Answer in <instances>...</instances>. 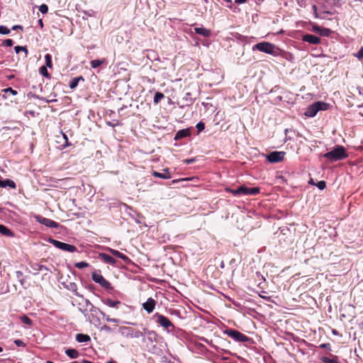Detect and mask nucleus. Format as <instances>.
Listing matches in <instances>:
<instances>
[{
    "label": "nucleus",
    "mask_w": 363,
    "mask_h": 363,
    "mask_svg": "<svg viewBox=\"0 0 363 363\" xmlns=\"http://www.w3.org/2000/svg\"><path fill=\"white\" fill-rule=\"evenodd\" d=\"M348 157L347 150L345 147L342 145H337L335 148L323 155V157L329 160L331 162H336L342 160Z\"/></svg>",
    "instance_id": "obj_1"
},
{
    "label": "nucleus",
    "mask_w": 363,
    "mask_h": 363,
    "mask_svg": "<svg viewBox=\"0 0 363 363\" xmlns=\"http://www.w3.org/2000/svg\"><path fill=\"white\" fill-rule=\"evenodd\" d=\"M252 50H257L267 54H270L273 56H277L279 54V49L276 47V45L269 42L258 43L253 46Z\"/></svg>",
    "instance_id": "obj_2"
},
{
    "label": "nucleus",
    "mask_w": 363,
    "mask_h": 363,
    "mask_svg": "<svg viewBox=\"0 0 363 363\" xmlns=\"http://www.w3.org/2000/svg\"><path fill=\"white\" fill-rule=\"evenodd\" d=\"M223 333L231 337L233 340L238 342L250 343L252 342V338L234 329L228 328L225 330Z\"/></svg>",
    "instance_id": "obj_3"
},
{
    "label": "nucleus",
    "mask_w": 363,
    "mask_h": 363,
    "mask_svg": "<svg viewBox=\"0 0 363 363\" xmlns=\"http://www.w3.org/2000/svg\"><path fill=\"white\" fill-rule=\"evenodd\" d=\"M329 104L323 101H317L310 105L305 112L308 117H314L319 111H325L328 109Z\"/></svg>",
    "instance_id": "obj_4"
},
{
    "label": "nucleus",
    "mask_w": 363,
    "mask_h": 363,
    "mask_svg": "<svg viewBox=\"0 0 363 363\" xmlns=\"http://www.w3.org/2000/svg\"><path fill=\"white\" fill-rule=\"evenodd\" d=\"M153 319L155 320L156 323L164 328L167 332L174 329V325L172 321L168 318L159 313H156L153 315Z\"/></svg>",
    "instance_id": "obj_5"
},
{
    "label": "nucleus",
    "mask_w": 363,
    "mask_h": 363,
    "mask_svg": "<svg viewBox=\"0 0 363 363\" xmlns=\"http://www.w3.org/2000/svg\"><path fill=\"white\" fill-rule=\"evenodd\" d=\"M119 332L121 334L127 337V338H143L144 334L135 328L127 327V326H121L119 328Z\"/></svg>",
    "instance_id": "obj_6"
},
{
    "label": "nucleus",
    "mask_w": 363,
    "mask_h": 363,
    "mask_svg": "<svg viewBox=\"0 0 363 363\" xmlns=\"http://www.w3.org/2000/svg\"><path fill=\"white\" fill-rule=\"evenodd\" d=\"M48 242L53 245L55 247L60 249L63 251L74 252L77 250V248L74 245L62 242L52 238H50Z\"/></svg>",
    "instance_id": "obj_7"
},
{
    "label": "nucleus",
    "mask_w": 363,
    "mask_h": 363,
    "mask_svg": "<svg viewBox=\"0 0 363 363\" xmlns=\"http://www.w3.org/2000/svg\"><path fill=\"white\" fill-rule=\"evenodd\" d=\"M91 278L94 281L100 284V286L105 289L110 290L113 289L111 284L108 280H106L100 273H98L97 272H92Z\"/></svg>",
    "instance_id": "obj_8"
},
{
    "label": "nucleus",
    "mask_w": 363,
    "mask_h": 363,
    "mask_svg": "<svg viewBox=\"0 0 363 363\" xmlns=\"http://www.w3.org/2000/svg\"><path fill=\"white\" fill-rule=\"evenodd\" d=\"M285 155V152L274 151L267 155L266 157L269 162L277 163L281 162L284 160Z\"/></svg>",
    "instance_id": "obj_9"
},
{
    "label": "nucleus",
    "mask_w": 363,
    "mask_h": 363,
    "mask_svg": "<svg viewBox=\"0 0 363 363\" xmlns=\"http://www.w3.org/2000/svg\"><path fill=\"white\" fill-rule=\"evenodd\" d=\"M36 220L48 228H57L60 226L59 223L47 218L43 217L41 216H35Z\"/></svg>",
    "instance_id": "obj_10"
},
{
    "label": "nucleus",
    "mask_w": 363,
    "mask_h": 363,
    "mask_svg": "<svg viewBox=\"0 0 363 363\" xmlns=\"http://www.w3.org/2000/svg\"><path fill=\"white\" fill-rule=\"evenodd\" d=\"M240 195H257L260 192L259 187H247L245 186H240L239 187Z\"/></svg>",
    "instance_id": "obj_11"
},
{
    "label": "nucleus",
    "mask_w": 363,
    "mask_h": 363,
    "mask_svg": "<svg viewBox=\"0 0 363 363\" xmlns=\"http://www.w3.org/2000/svg\"><path fill=\"white\" fill-rule=\"evenodd\" d=\"M156 303V301L150 297L148 298L147 300L143 303V308L147 313L150 314L154 311Z\"/></svg>",
    "instance_id": "obj_12"
},
{
    "label": "nucleus",
    "mask_w": 363,
    "mask_h": 363,
    "mask_svg": "<svg viewBox=\"0 0 363 363\" xmlns=\"http://www.w3.org/2000/svg\"><path fill=\"white\" fill-rule=\"evenodd\" d=\"M302 40L312 45H318L320 43V38L312 34H306L303 35Z\"/></svg>",
    "instance_id": "obj_13"
},
{
    "label": "nucleus",
    "mask_w": 363,
    "mask_h": 363,
    "mask_svg": "<svg viewBox=\"0 0 363 363\" xmlns=\"http://www.w3.org/2000/svg\"><path fill=\"white\" fill-rule=\"evenodd\" d=\"M108 250L111 253L112 255L121 259L125 263L128 264L130 262V258L125 255L121 253L118 250L108 248Z\"/></svg>",
    "instance_id": "obj_14"
},
{
    "label": "nucleus",
    "mask_w": 363,
    "mask_h": 363,
    "mask_svg": "<svg viewBox=\"0 0 363 363\" xmlns=\"http://www.w3.org/2000/svg\"><path fill=\"white\" fill-rule=\"evenodd\" d=\"M152 176L157 178H161L164 179H170L172 177L171 173L169 170V169H163V172L160 173L156 171H153L152 172Z\"/></svg>",
    "instance_id": "obj_15"
},
{
    "label": "nucleus",
    "mask_w": 363,
    "mask_h": 363,
    "mask_svg": "<svg viewBox=\"0 0 363 363\" xmlns=\"http://www.w3.org/2000/svg\"><path fill=\"white\" fill-rule=\"evenodd\" d=\"M191 135V130L189 128L182 129L179 130L174 136L175 140H179L182 138L190 136Z\"/></svg>",
    "instance_id": "obj_16"
},
{
    "label": "nucleus",
    "mask_w": 363,
    "mask_h": 363,
    "mask_svg": "<svg viewBox=\"0 0 363 363\" xmlns=\"http://www.w3.org/2000/svg\"><path fill=\"white\" fill-rule=\"evenodd\" d=\"M99 258L104 262L114 265L116 263V260L111 255L106 253H100L99 255Z\"/></svg>",
    "instance_id": "obj_17"
},
{
    "label": "nucleus",
    "mask_w": 363,
    "mask_h": 363,
    "mask_svg": "<svg viewBox=\"0 0 363 363\" xmlns=\"http://www.w3.org/2000/svg\"><path fill=\"white\" fill-rule=\"evenodd\" d=\"M104 303L109 307L116 308H118L119 306L121 305V302L120 301L112 300L111 298L105 299L104 301Z\"/></svg>",
    "instance_id": "obj_18"
},
{
    "label": "nucleus",
    "mask_w": 363,
    "mask_h": 363,
    "mask_svg": "<svg viewBox=\"0 0 363 363\" xmlns=\"http://www.w3.org/2000/svg\"><path fill=\"white\" fill-rule=\"evenodd\" d=\"M194 30L196 34L201 35L203 37H208L211 35V30L203 27L195 28Z\"/></svg>",
    "instance_id": "obj_19"
},
{
    "label": "nucleus",
    "mask_w": 363,
    "mask_h": 363,
    "mask_svg": "<svg viewBox=\"0 0 363 363\" xmlns=\"http://www.w3.org/2000/svg\"><path fill=\"white\" fill-rule=\"evenodd\" d=\"M144 333L147 335L148 340L151 342L156 341L157 337V334L154 330H150L147 328H144Z\"/></svg>",
    "instance_id": "obj_20"
},
{
    "label": "nucleus",
    "mask_w": 363,
    "mask_h": 363,
    "mask_svg": "<svg viewBox=\"0 0 363 363\" xmlns=\"http://www.w3.org/2000/svg\"><path fill=\"white\" fill-rule=\"evenodd\" d=\"M0 234L7 237H13L14 233L4 225L0 224Z\"/></svg>",
    "instance_id": "obj_21"
},
{
    "label": "nucleus",
    "mask_w": 363,
    "mask_h": 363,
    "mask_svg": "<svg viewBox=\"0 0 363 363\" xmlns=\"http://www.w3.org/2000/svg\"><path fill=\"white\" fill-rule=\"evenodd\" d=\"M76 340L78 342H87L91 340V337L88 335L79 333L76 335Z\"/></svg>",
    "instance_id": "obj_22"
},
{
    "label": "nucleus",
    "mask_w": 363,
    "mask_h": 363,
    "mask_svg": "<svg viewBox=\"0 0 363 363\" xmlns=\"http://www.w3.org/2000/svg\"><path fill=\"white\" fill-rule=\"evenodd\" d=\"M65 353L72 359H76L79 356V352L75 349H67L65 350Z\"/></svg>",
    "instance_id": "obj_23"
},
{
    "label": "nucleus",
    "mask_w": 363,
    "mask_h": 363,
    "mask_svg": "<svg viewBox=\"0 0 363 363\" xmlns=\"http://www.w3.org/2000/svg\"><path fill=\"white\" fill-rule=\"evenodd\" d=\"M79 80H84L83 77H75V78L72 79V80L69 82L70 89H75L77 86Z\"/></svg>",
    "instance_id": "obj_24"
},
{
    "label": "nucleus",
    "mask_w": 363,
    "mask_h": 363,
    "mask_svg": "<svg viewBox=\"0 0 363 363\" xmlns=\"http://www.w3.org/2000/svg\"><path fill=\"white\" fill-rule=\"evenodd\" d=\"M106 62L105 59L102 60H94L90 62L92 68H97L103 65Z\"/></svg>",
    "instance_id": "obj_25"
},
{
    "label": "nucleus",
    "mask_w": 363,
    "mask_h": 363,
    "mask_svg": "<svg viewBox=\"0 0 363 363\" xmlns=\"http://www.w3.org/2000/svg\"><path fill=\"white\" fill-rule=\"evenodd\" d=\"M3 187H10L11 189H15L16 187V183L9 179H6V180H4L3 182Z\"/></svg>",
    "instance_id": "obj_26"
},
{
    "label": "nucleus",
    "mask_w": 363,
    "mask_h": 363,
    "mask_svg": "<svg viewBox=\"0 0 363 363\" xmlns=\"http://www.w3.org/2000/svg\"><path fill=\"white\" fill-rule=\"evenodd\" d=\"M20 319L23 324H26L28 326H31L33 324L32 320L27 315H24L20 317Z\"/></svg>",
    "instance_id": "obj_27"
},
{
    "label": "nucleus",
    "mask_w": 363,
    "mask_h": 363,
    "mask_svg": "<svg viewBox=\"0 0 363 363\" xmlns=\"http://www.w3.org/2000/svg\"><path fill=\"white\" fill-rule=\"evenodd\" d=\"M100 313L103 315V317L106 318V320L107 322H111L115 323H118L119 322L118 319L110 318L109 315H106V313H104L103 311H100Z\"/></svg>",
    "instance_id": "obj_28"
},
{
    "label": "nucleus",
    "mask_w": 363,
    "mask_h": 363,
    "mask_svg": "<svg viewBox=\"0 0 363 363\" xmlns=\"http://www.w3.org/2000/svg\"><path fill=\"white\" fill-rule=\"evenodd\" d=\"M40 73L46 78H50V74L48 72L46 66H42L39 69Z\"/></svg>",
    "instance_id": "obj_29"
},
{
    "label": "nucleus",
    "mask_w": 363,
    "mask_h": 363,
    "mask_svg": "<svg viewBox=\"0 0 363 363\" xmlns=\"http://www.w3.org/2000/svg\"><path fill=\"white\" fill-rule=\"evenodd\" d=\"M164 95L161 92H157L154 96V103L158 104L163 98Z\"/></svg>",
    "instance_id": "obj_30"
},
{
    "label": "nucleus",
    "mask_w": 363,
    "mask_h": 363,
    "mask_svg": "<svg viewBox=\"0 0 363 363\" xmlns=\"http://www.w3.org/2000/svg\"><path fill=\"white\" fill-rule=\"evenodd\" d=\"M45 66L46 67H48L50 68H52V57L50 54H47L45 55Z\"/></svg>",
    "instance_id": "obj_31"
},
{
    "label": "nucleus",
    "mask_w": 363,
    "mask_h": 363,
    "mask_svg": "<svg viewBox=\"0 0 363 363\" xmlns=\"http://www.w3.org/2000/svg\"><path fill=\"white\" fill-rule=\"evenodd\" d=\"M14 50H15L16 53H19L21 51H24L25 53H26V57L28 55V50H27L26 47H23V46L17 45V46H16L14 48Z\"/></svg>",
    "instance_id": "obj_32"
},
{
    "label": "nucleus",
    "mask_w": 363,
    "mask_h": 363,
    "mask_svg": "<svg viewBox=\"0 0 363 363\" xmlns=\"http://www.w3.org/2000/svg\"><path fill=\"white\" fill-rule=\"evenodd\" d=\"M330 33H331V30L329 28H323L320 30V34L322 36H329Z\"/></svg>",
    "instance_id": "obj_33"
},
{
    "label": "nucleus",
    "mask_w": 363,
    "mask_h": 363,
    "mask_svg": "<svg viewBox=\"0 0 363 363\" xmlns=\"http://www.w3.org/2000/svg\"><path fill=\"white\" fill-rule=\"evenodd\" d=\"M74 266L78 269H83L89 266V264L86 262H79L75 263Z\"/></svg>",
    "instance_id": "obj_34"
},
{
    "label": "nucleus",
    "mask_w": 363,
    "mask_h": 363,
    "mask_svg": "<svg viewBox=\"0 0 363 363\" xmlns=\"http://www.w3.org/2000/svg\"><path fill=\"white\" fill-rule=\"evenodd\" d=\"M225 191L230 192L233 194L234 196L240 195V192L239 191V187L237 189H232L230 188H226Z\"/></svg>",
    "instance_id": "obj_35"
},
{
    "label": "nucleus",
    "mask_w": 363,
    "mask_h": 363,
    "mask_svg": "<svg viewBox=\"0 0 363 363\" xmlns=\"http://www.w3.org/2000/svg\"><path fill=\"white\" fill-rule=\"evenodd\" d=\"M0 33L2 35H7L10 33V29H9L6 26H0Z\"/></svg>",
    "instance_id": "obj_36"
},
{
    "label": "nucleus",
    "mask_w": 363,
    "mask_h": 363,
    "mask_svg": "<svg viewBox=\"0 0 363 363\" xmlns=\"http://www.w3.org/2000/svg\"><path fill=\"white\" fill-rule=\"evenodd\" d=\"M39 11L43 14L47 13L48 11V6L46 4H42L39 7Z\"/></svg>",
    "instance_id": "obj_37"
},
{
    "label": "nucleus",
    "mask_w": 363,
    "mask_h": 363,
    "mask_svg": "<svg viewBox=\"0 0 363 363\" xmlns=\"http://www.w3.org/2000/svg\"><path fill=\"white\" fill-rule=\"evenodd\" d=\"M196 128H197L199 132H201L205 128V124L202 121H200L196 124Z\"/></svg>",
    "instance_id": "obj_38"
},
{
    "label": "nucleus",
    "mask_w": 363,
    "mask_h": 363,
    "mask_svg": "<svg viewBox=\"0 0 363 363\" xmlns=\"http://www.w3.org/2000/svg\"><path fill=\"white\" fill-rule=\"evenodd\" d=\"M3 45L6 47H11L13 44V41L11 39H6L2 43Z\"/></svg>",
    "instance_id": "obj_39"
},
{
    "label": "nucleus",
    "mask_w": 363,
    "mask_h": 363,
    "mask_svg": "<svg viewBox=\"0 0 363 363\" xmlns=\"http://www.w3.org/2000/svg\"><path fill=\"white\" fill-rule=\"evenodd\" d=\"M359 60L363 59V47L354 55Z\"/></svg>",
    "instance_id": "obj_40"
},
{
    "label": "nucleus",
    "mask_w": 363,
    "mask_h": 363,
    "mask_svg": "<svg viewBox=\"0 0 363 363\" xmlns=\"http://www.w3.org/2000/svg\"><path fill=\"white\" fill-rule=\"evenodd\" d=\"M317 186L318 187V189L323 190L326 187V184L324 181H320L318 182V183L317 184Z\"/></svg>",
    "instance_id": "obj_41"
},
{
    "label": "nucleus",
    "mask_w": 363,
    "mask_h": 363,
    "mask_svg": "<svg viewBox=\"0 0 363 363\" xmlns=\"http://www.w3.org/2000/svg\"><path fill=\"white\" fill-rule=\"evenodd\" d=\"M14 343L18 346V347H25L26 346V344L21 340H16L14 341Z\"/></svg>",
    "instance_id": "obj_42"
},
{
    "label": "nucleus",
    "mask_w": 363,
    "mask_h": 363,
    "mask_svg": "<svg viewBox=\"0 0 363 363\" xmlns=\"http://www.w3.org/2000/svg\"><path fill=\"white\" fill-rule=\"evenodd\" d=\"M312 9H313V14H314L315 17L316 18H318L319 17V16H318V7H317V6L316 5H313Z\"/></svg>",
    "instance_id": "obj_43"
},
{
    "label": "nucleus",
    "mask_w": 363,
    "mask_h": 363,
    "mask_svg": "<svg viewBox=\"0 0 363 363\" xmlns=\"http://www.w3.org/2000/svg\"><path fill=\"white\" fill-rule=\"evenodd\" d=\"M5 91L6 92H10L13 95H16L17 94V91L13 90L12 88L9 87V88H7L5 89Z\"/></svg>",
    "instance_id": "obj_44"
},
{
    "label": "nucleus",
    "mask_w": 363,
    "mask_h": 363,
    "mask_svg": "<svg viewBox=\"0 0 363 363\" xmlns=\"http://www.w3.org/2000/svg\"><path fill=\"white\" fill-rule=\"evenodd\" d=\"M85 303H86V305L87 306H89L91 307V308H90V310H91V311H92V310H93V308H94V305L90 302V301H89V300H88V299H86V300H85Z\"/></svg>",
    "instance_id": "obj_45"
},
{
    "label": "nucleus",
    "mask_w": 363,
    "mask_h": 363,
    "mask_svg": "<svg viewBox=\"0 0 363 363\" xmlns=\"http://www.w3.org/2000/svg\"><path fill=\"white\" fill-rule=\"evenodd\" d=\"M323 361L324 362V363H336L335 362H334V360H330L328 357H323Z\"/></svg>",
    "instance_id": "obj_46"
},
{
    "label": "nucleus",
    "mask_w": 363,
    "mask_h": 363,
    "mask_svg": "<svg viewBox=\"0 0 363 363\" xmlns=\"http://www.w3.org/2000/svg\"><path fill=\"white\" fill-rule=\"evenodd\" d=\"M321 30V28L318 26H314L313 27V30L315 33H320V30Z\"/></svg>",
    "instance_id": "obj_47"
},
{
    "label": "nucleus",
    "mask_w": 363,
    "mask_h": 363,
    "mask_svg": "<svg viewBox=\"0 0 363 363\" xmlns=\"http://www.w3.org/2000/svg\"><path fill=\"white\" fill-rule=\"evenodd\" d=\"M320 348L330 349V343H324V344H321V345H320Z\"/></svg>",
    "instance_id": "obj_48"
},
{
    "label": "nucleus",
    "mask_w": 363,
    "mask_h": 363,
    "mask_svg": "<svg viewBox=\"0 0 363 363\" xmlns=\"http://www.w3.org/2000/svg\"><path fill=\"white\" fill-rule=\"evenodd\" d=\"M194 162H195V159H194V158L187 159V160H184V162H185L186 164H191V163H193Z\"/></svg>",
    "instance_id": "obj_49"
},
{
    "label": "nucleus",
    "mask_w": 363,
    "mask_h": 363,
    "mask_svg": "<svg viewBox=\"0 0 363 363\" xmlns=\"http://www.w3.org/2000/svg\"><path fill=\"white\" fill-rule=\"evenodd\" d=\"M12 29H13V30L20 29V30H23V26H20V25H16V26H13L12 27Z\"/></svg>",
    "instance_id": "obj_50"
},
{
    "label": "nucleus",
    "mask_w": 363,
    "mask_h": 363,
    "mask_svg": "<svg viewBox=\"0 0 363 363\" xmlns=\"http://www.w3.org/2000/svg\"><path fill=\"white\" fill-rule=\"evenodd\" d=\"M101 330H106V331H110L111 328L108 325H104V326L101 327Z\"/></svg>",
    "instance_id": "obj_51"
},
{
    "label": "nucleus",
    "mask_w": 363,
    "mask_h": 363,
    "mask_svg": "<svg viewBox=\"0 0 363 363\" xmlns=\"http://www.w3.org/2000/svg\"><path fill=\"white\" fill-rule=\"evenodd\" d=\"M74 289H72L74 294L77 296H81L77 292V286L75 284H74Z\"/></svg>",
    "instance_id": "obj_52"
},
{
    "label": "nucleus",
    "mask_w": 363,
    "mask_h": 363,
    "mask_svg": "<svg viewBox=\"0 0 363 363\" xmlns=\"http://www.w3.org/2000/svg\"><path fill=\"white\" fill-rule=\"evenodd\" d=\"M247 0H235V4H242L247 1Z\"/></svg>",
    "instance_id": "obj_53"
},
{
    "label": "nucleus",
    "mask_w": 363,
    "mask_h": 363,
    "mask_svg": "<svg viewBox=\"0 0 363 363\" xmlns=\"http://www.w3.org/2000/svg\"><path fill=\"white\" fill-rule=\"evenodd\" d=\"M260 297H262V298L267 300V301H269L270 299V297L269 296H261L260 295Z\"/></svg>",
    "instance_id": "obj_54"
},
{
    "label": "nucleus",
    "mask_w": 363,
    "mask_h": 363,
    "mask_svg": "<svg viewBox=\"0 0 363 363\" xmlns=\"http://www.w3.org/2000/svg\"><path fill=\"white\" fill-rule=\"evenodd\" d=\"M38 23H39V25H40V26L41 28H43V20H42V19H40V20L38 21Z\"/></svg>",
    "instance_id": "obj_55"
},
{
    "label": "nucleus",
    "mask_w": 363,
    "mask_h": 363,
    "mask_svg": "<svg viewBox=\"0 0 363 363\" xmlns=\"http://www.w3.org/2000/svg\"><path fill=\"white\" fill-rule=\"evenodd\" d=\"M82 363H91V362L88 360L84 359Z\"/></svg>",
    "instance_id": "obj_56"
},
{
    "label": "nucleus",
    "mask_w": 363,
    "mask_h": 363,
    "mask_svg": "<svg viewBox=\"0 0 363 363\" xmlns=\"http://www.w3.org/2000/svg\"><path fill=\"white\" fill-rule=\"evenodd\" d=\"M3 182H4V180L0 179V187H3V184H4Z\"/></svg>",
    "instance_id": "obj_57"
},
{
    "label": "nucleus",
    "mask_w": 363,
    "mask_h": 363,
    "mask_svg": "<svg viewBox=\"0 0 363 363\" xmlns=\"http://www.w3.org/2000/svg\"><path fill=\"white\" fill-rule=\"evenodd\" d=\"M45 363H53V362H51V361H49V360H48V361H47Z\"/></svg>",
    "instance_id": "obj_58"
},
{
    "label": "nucleus",
    "mask_w": 363,
    "mask_h": 363,
    "mask_svg": "<svg viewBox=\"0 0 363 363\" xmlns=\"http://www.w3.org/2000/svg\"><path fill=\"white\" fill-rule=\"evenodd\" d=\"M106 363H114L113 362H111V361H108Z\"/></svg>",
    "instance_id": "obj_59"
},
{
    "label": "nucleus",
    "mask_w": 363,
    "mask_h": 363,
    "mask_svg": "<svg viewBox=\"0 0 363 363\" xmlns=\"http://www.w3.org/2000/svg\"><path fill=\"white\" fill-rule=\"evenodd\" d=\"M3 349L0 347V352H2Z\"/></svg>",
    "instance_id": "obj_60"
},
{
    "label": "nucleus",
    "mask_w": 363,
    "mask_h": 363,
    "mask_svg": "<svg viewBox=\"0 0 363 363\" xmlns=\"http://www.w3.org/2000/svg\"><path fill=\"white\" fill-rule=\"evenodd\" d=\"M177 182V180H173V182H173V183H175V182Z\"/></svg>",
    "instance_id": "obj_61"
}]
</instances>
